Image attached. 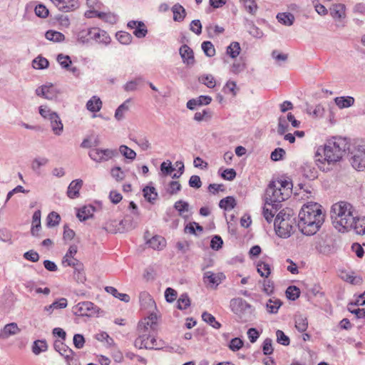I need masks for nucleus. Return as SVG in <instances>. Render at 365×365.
Listing matches in <instances>:
<instances>
[{
	"instance_id": "6",
	"label": "nucleus",
	"mask_w": 365,
	"mask_h": 365,
	"mask_svg": "<svg viewBox=\"0 0 365 365\" xmlns=\"http://www.w3.org/2000/svg\"><path fill=\"white\" fill-rule=\"evenodd\" d=\"M289 197L288 192H283L277 187V185L274 181H271L264 194V204L272 205L276 210L278 206L282 201H284Z\"/></svg>"
},
{
	"instance_id": "33",
	"label": "nucleus",
	"mask_w": 365,
	"mask_h": 365,
	"mask_svg": "<svg viewBox=\"0 0 365 365\" xmlns=\"http://www.w3.org/2000/svg\"><path fill=\"white\" fill-rule=\"evenodd\" d=\"M95 208L93 206H84L78 210L77 217L81 221H85L93 216Z\"/></svg>"
},
{
	"instance_id": "44",
	"label": "nucleus",
	"mask_w": 365,
	"mask_h": 365,
	"mask_svg": "<svg viewBox=\"0 0 365 365\" xmlns=\"http://www.w3.org/2000/svg\"><path fill=\"white\" fill-rule=\"evenodd\" d=\"M45 36L48 40L54 42H61L65 38V36L62 33L53 30L46 31Z\"/></svg>"
},
{
	"instance_id": "59",
	"label": "nucleus",
	"mask_w": 365,
	"mask_h": 365,
	"mask_svg": "<svg viewBox=\"0 0 365 365\" xmlns=\"http://www.w3.org/2000/svg\"><path fill=\"white\" fill-rule=\"evenodd\" d=\"M116 38L122 44L128 45L132 41V36L125 31H119L116 34Z\"/></svg>"
},
{
	"instance_id": "42",
	"label": "nucleus",
	"mask_w": 365,
	"mask_h": 365,
	"mask_svg": "<svg viewBox=\"0 0 365 365\" xmlns=\"http://www.w3.org/2000/svg\"><path fill=\"white\" fill-rule=\"evenodd\" d=\"M289 124L287 116H279L278 118V125H277V133L279 135H283L288 130Z\"/></svg>"
},
{
	"instance_id": "43",
	"label": "nucleus",
	"mask_w": 365,
	"mask_h": 365,
	"mask_svg": "<svg viewBox=\"0 0 365 365\" xmlns=\"http://www.w3.org/2000/svg\"><path fill=\"white\" fill-rule=\"evenodd\" d=\"M105 289L108 293L112 294L113 297L120 299L123 302H128L130 301L129 295L119 293L118 290L113 287H106Z\"/></svg>"
},
{
	"instance_id": "22",
	"label": "nucleus",
	"mask_w": 365,
	"mask_h": 365,
	"mask_svg": "<svg viewBox=\"0 0 365 365\" xmlns=\"http://www.w3.org/2000/svg\"><path fill=\"white\" fill-rule=\"evenodd\" d=\"M21 329L19 328L16 323L12 322L7 324L4 326L0 332V338L7 339L10 336L19 334Z\"/></svg>"
},
{
	"instance_id": "26",
	"label": "nucleus",
	"mask_w": 365,
	"mask_h": 365,
	"mask_svg": "<svg viewBox=\"0 0 365 365\" xmlns=\"http://www.w3.org/2000/svg\"><path fill=\"white\" fill-rule=\"evenodd\" d=\"M336 105L340 108H346L354 104L355 100L352 96H341L334 98Z\"/></svg>"
},
{
	"instance_id": "19",
	"label": "nucleus",
	"mask_w": 365,
	"mask_h": 365,
	"mask_svg": "<svg viewBox=\"0 0 365 365\" xmlns=\"http://www.w3.org/2000/svg\"><path fill=\"white\" fill-rule=\"evenodd\" d=\"M212 98L209 96H200L197 98L189 100L187 103V108L190 110H195L197 106L209 105Z\"/></svg>"
},
{
	"instance_id": "53",
	"label": "nucleus",
	"mask_w": 365,
	"mask_h": 365,
	"mask_svg": "<svg viewBox=\"0 0 365 365\" xmlns=\"http://www.w3.org/2000/svg\"><path fill=\"white\" fill-rule=\"evenodd\" d=\"M246 11L252 15H255L257 10V4L255 0H240Z\"/></svg>"
},
{
	"instance_id": "38",
	"label": "nucleus",
	"mask_w": 365,
	"mask_h": 365,
	"mask_svg": "<svg viewBox=\"0 0 365 365\" xmlns=\"http://www.w3.org/2000/svg\"><path fill=\"white\" fill-rule=\"evenodd\" d=\"M236 205V200L232 196L226 197L222 199L219 202L220 207L225 210H232Z\"/></svg>"
},
{
	"instance_id": "2",
	"label": "nucleus",
	"mask_w": 365,
	"mask_h": 365,
	"mask_svg": "<svg viewBox=\"0 0 365 365\" xmlns=\"http://www.w3.org/2000/svg\"><path fill=\"white\" fill-rule=\"evenodd\" d=\"M156 320V315L150 314L138 324V337L135 341V347L147 349H160L155 335L158 329Z\"/></svg>"
},
{
	"instance_id": "24",
	"label": "nucleus",
	"mask_w": 365,
	"mask_h": 365,
	"mask_svg": "<svg viewBox=\"0 0 365 365\" xmlns=\"http://www.w3.org/2000/svg\"><path fill=\"white\" fill-rule=\"evenodd\" d=\"M351 223L350 230H354L357 235H365V217H354V222Z\"/></svg>"
},
{
	"instance_id": "5",
	"label": "nucleus",
	"mask_w": 365,
	"mask_h": 365,
	"mask_svg": "<svg viewBox=\"0 0 365 365\" xmlns=\"http://www.w3.org/2000/svg\"><path fill=\"white\" fill-rule=\"evenodd\" d=\"M292 210H282L276 216L274 225L276 234L282 238H288L294 232V224Z\"/></svg>"
},
{
	"instance_id": "16",
	"label": "nucleus",
	"mask_w": 365,
	"mask_h": 365,
	"mask_svg": "<svg viewBox=\"0 0 365 365\" xmlns=\"http://www.w3.org/2000/svg\"><path fill=\"white\" fill-rule=\"evenodd\" d=\"M54 5L64 12L73 11L78 7V0H51Z\"/></svg>"
},
{
	"instance_id": "11",
	"label": "nucleus",
	"mask_w": 365,
	"mask_h": 365,
	"mask_svg": "<svg viewBox=\"0 0 365 365\" xmlns=\"http://www.w3.org/2000/svg\"><path fill=\"white\" fill-rule=\"evenodd\" d=\"M230 306L232 310L237 314L250 317L252 314L254 309L252 305L242 298H237L231 300Z\"/></svg>"
},
{
	"instance_id": "27",
	"label": "nucleus",
	"mask_w": 365,
	"mask_h": 365,
	"mask_svg": "<svg viewBox=\"0 0 365 365\" xmlns=\"http://www.w3.org/2000/svg\"><path fill=\"white\" fill-rule=\"evenodd\" d=\"M50 126L54 135L59 136L63 133V124L59 115H55L54 118H51V121L50 122Z\"/></svg>"
},
{
	"instance_id": "47",
	"label": "nucleus",
	"mask_w": 365,
	"mask_h": 365,
	"mask_svg": "<svg viewBox=\"0 0 365 365\" xmlns=\"http://www.w3.org/2000/svg\"><path fill=\"white\" fill-rule=\"evenodd\" d=\"M257 272L261 277H268L271 273L270 265L264 262H259L257 263Z\"/></svg>"
},
{
	"instance_id": "55",
	"label": "nucleus",
	"mask_w": 365,
	"mask_h": 365,
	"mask_svg": "<svg viewBox=\"0 0 365 365\" xmlns=\"http://www.w3.org/2000/svg\"><path fill=\"white\" fill-rule=\"evenodd\" d=\"M48 61L41 56H38L32 61V66L35 69H43L48 66Z\"/></svg>"
},
{
	"instance_id": "39",
	"label": "nucleus",
	"mask_w": 365,
	"mask_h": 365,
	"mask_svg": "<svg viewBox=\"0 0 365 365\" xmlns=\"http://www.w3.org/2000/svg\"><path fill=\"white\" fill-rule=\"evenodd\" d=\"M202 319L205 322L215 329H218L221 327V324L216 321L215 317L207 312H204L202 314Z\"/></svg>"
},
{
	"instance_id": "13",
	"label": "nucleus",
	"mask_w": 365,
	"mask_h": 365,
	"mask_svg": "<svg viewBox=\"0 0 365 365\" xmlns=\"http://www.w3.org/2000/svg\"><path fill=\"white\" fill-rule=\"evenodd\" d=\"M77 251L78 248L76 245H71L66 255L63 258V264L73 267V268H79L82 267V263L74 258V255L77 253Z\"/></svg>"
},
{
	"instance_id": "36",
	"label": "nucleus",
	"mask_w": 365,
	"mask_h": 365,
	"mask_svg": "<svg viewBox=\"0 0 365 365\" xmlns=\"http://www.w3.org/2000/svg\"><path fill=\"white\" fill-rule=\"evenodd\" d=\"M48 349V344L45 339L34 341L32 346V351L35 355H38L41 352H45Z\"/></svg>"
},
{
	"instance_id": "56",
	"label": "nucleus",
	"mask_w": 365,
	"mask_h": 365,
	"mask_svg": "<svg viewBox=\"0 0 365 365\" xmlns=\"http://www.w3.org/2000/svg\"><path fill=\"white\" fill-rule=\"evenodd\" d=\"M61 217L56 212H51L47 217V226L52 227L58 225L60 222Z\"/></svg>"
},
{
	"instance_id": "4",
	"label": "nucleus",
	"mask_w": 365,
	"mask_h": 365,
	"mask_svg": "<svg viewBox=\"0 0 365 365\" xmlns=\"http://www.w3.org/2000/svg\"><path fill=\"white\" fill-rule=\"evenodd\" d=\"M353 206L346 202H339L332 205L331 218L336 229L341 232L350 231L354 222Z\"/></svg>"
},
{
	"instance_id": "63",
	"label": "nucleus",
	"mask_w": 365,
	"mask_h": 365,
	"mask_svg": "<svg viewBox=\"0 0 365 365\" xmlns=\"http://www.w3.org/2000/svg\"><path fill=\"white\" fill-rule=\"evenodd\" d=\"M286 152L283 148H275L272 153L270 158L273 161H278L282 160L285 155Z\"/></svg>"
},
{
	"instance_id": "57",
	"label": "nucleus",
	"mask_w": 365,
	"mask_h": 365,
	"mask_svg": "<svg viewBox=\"0 0 365 365\" xmlns=\"http://www.w3.org/2000/svg\"><path fill=\"white\" fill-rule=\"evenodd\" d=\"M176 168L172 165L170 160L163 162L160 165V170L164 175H172Z\"/></svg>"
},
{
	"instance_id": "58",
	"label": "nucleus",
	"mask_w": 365,
	"mask_h": 365,
	"mask_svg": "<svg viewBox=\"0 0 365 365\" xmlns=\"http://www.w3.org/2000/svg\"><path fill=\"white\" fill-rule=\"evenodd\" d=\"M202 49L207 56L212 57L215 54V49L211 41H204L202 43Z\"/></svg>"
},
{
	"instance_id": "25",
	"label": "nucleus",
	"mask_w": 365,
	"mask_h": 365,
	"mask_svg": "<svg viewBox=\"0 0 365 365\" xmlns=\"http://www.w3.org/2000/svg\"><path fill=\"white\" fill-rule=\"evenodd\" d=\"M83 185V180L80 179H77L73 180L68 187L67 191V195L70 198H75L79 196V190Z\"/></svg>"
},
{
	"instance_id": "41",
	"label": "nucleus",
	"mask_w": 365,
	"mask_h": 365,
	"mask_svg": "<svg viewBox=\"0 0 365 365\" xmlns=\"http://www.w3.org/2000/svg\"><path fill=\"white\" fill-rule=\"evenodd\" d=\"M143 192L145 200L153 204L158 197V193L155 192V187L146 186L143 188Z\"/></svg>"
},
{
	"instance_id": "9",
	"label": "nucleus",
	"mask_w": 365,
	"mask_h": 365,
	"mask_svg": "<svg viewBox=\"0 0 365 365\" xmlns=\"http://www.w3.org/2000/svg\"><path fill=\"white\" fill-rule=\"evenodd\" d=\"M134 227L128 222L127 220L117 221L115 220H108L103 229L110 233L124 232L133 229Z\"/></svg>"
},
{
	"instance_id": "14",
	"label": "nucleus",
	"mask_w": 365,
	"mask_h": 365,
	"mask_svg": "<svg viewBox=\"0 0 365 365\" xmlns=\"http://www.w3.org/2000/svg\"><path fill=\"white\" fill-rule=\"evenodd\" d=\"M96 311V307L91 302H83L77 304L73 307V312L79 316H90Z\"/></svg>"
},
{
	"instance_id": "62",
	"label": "nucleus",
	"mask_w": 365,
	"mask_h": 365,
	"mask_svg": "<svg viewBox=\"0 0 365 365\" xmlns=\"http://www.w3.org/2000/svg\"><path fill=\"white\" fill-rule=\"evenodd\" d=\"M57 61L62 68L68 70L71 64V60L68 56H64L63 54H58L57 56Z\"/></svg>"
},
{
	"instance_id": "52",
	"label": "nucleus",
	"mask_w": 365,
	"mask_h": 365,
	"mask_svg": "<svg viewBox=\"0 0 365 365\" xmlns=\"http://www.w3.org/2000/svg\"><path fill=\"white\" fill-rule=\"evenodd\" d=\"M119 151L120 154L127 159L133 160L136 157V153L125 145H122L119 147Z\"/></svg>"
},
{
	"instance_id": "35",
	"label": "nucleus",
	"mask_w": 365,
	"mask_h": 365,
	"mask_svg": "<svg viewBox=\"0 0 365 365\" xmlns=\"http://www.w3.org/2000/svg\"><path fill=\"white\" fill-rule=\"evenodd\" d=\"M67 299L66 298H61L58 300L53 302L48 306L44 307V311L48 312L49 314L52 313L55 309H63L67 307Z\"/></svg>"
},
{
	"instance_id": "64",
	"label": "nucleus",
	"mask_w": 365,
	"mask_h": 365,
	"mask_svg": "<svg viewBox=\"0 0 365 365\" xmlns=\"http://www.w3.org/2000/svg\"><path fill=\"white\" fill-rule=\"evenodd\" d=\"M272 340L270 338L264 339L262 344V351L264 355H270L273 353Z\"/></svg>"
},
{
	"instance_id": "28",
	"label": "nucleus",
	"mask_w": 365,
	"mask_h": 365,
	"mask_svg": "<svg viewBox=\"0 0 365 365\" xmlns=\"http://www.w3.org/2000/svg\"><path fill=\"white\" fill-rule=\"evenodd\" d=\"M41 211L39 210H36L32 217V227L31 235L33 236H38V232L40 231L41 226Z\"/></svg>"
},
{
	"instance_id": "21",
	"label": "nucleus",
	"mask_w": 365,
	"mask_h": 365,
	"mask_svg": "<svg viewBox=\"0 0 365 365\" xmlns=\"http://www.w3.org/2000/svg\"><path fill=\"white\" fill-rule=\"evenodd\" d=\"M55 350L58 352L66 361H68L74 352L61 341H56L53 344Z\"/></svg>"
},
{
	"instance_id": "15",
	"label": "nucleus",
	"mask_w": 365,
	"mask_h": 365,
	"mask_svg": "<svg viewBox=\"0 0 365 365\" xmlns=\"http://www.w3.org/2000/svg\"><path fill=\"white\" fill-rule=\"evenodd\" d=\"M36 94L47 100H54L57 98L58 92L53 87V84L49 83L37 88L36 89Z\"/></svg>"
},
{
	"instance_id": "40",
	"label": "nucleus",
	"mask_w": 365,
	"mask_h": 365,
	"mask_svg": "<svg viewBox=\"0 0 365 365\" xmlns=\"http://www.w3.org/2000/svg\"><path fill=\"white\" fill-rule=\"evenodd\" d=\"M282 302L278 299H269L266 304L267 310L270 314H277Z\"/></svg>"
},
{
	"instance_id": "54",
	"label": "nucleus",
	"mask_w": 365,
	"mask_h": 365,
	"mask_svg": "<svg viewBox=\"0 0 365 365\" xmlns=\"http://www.w3.org/2000/svg\"><path fill=\"white\" fill-rule=\"evenodd\" d=\"M300 295V290L296 286H289L286 290V296L289 300L294 301L299 298Z\"/></svg>"
},
{
	"instance_id": "29",
	"label": "nucleus",
	"mask_w": 365,
	"mask_h": 365,
	"mask_svg": "<svg viewBox=\"0 0 365 365\" xmlns=\"http://www.w3.org/2000/svg\"><path fill=\"white\" fill-rule=\"evenodd\" d=\"M345 9L346 7L344 4H334L331 8H330V14L334 19H341L345 17Z\"/></svg>"
},
{
	"instance_id": "23",
	"label": "nucleus",
	"mask_w": 365,
	"mask_h": 365,
	"mask_svg": "<svg viewBox=\"0 0 365 365\" xmlns=\"http://www.w3.org/2000/svg\"><path fill=\"white\" fill-rule=\"evenodd\" d=\"M146 244L153 250H162L166 246V240L162 236L155 235L148 240Z\"/></svg>"
},
{
	"instance_id": "7",
	"label": "nucleus",
	"mask_w": 365,
	"mask_h": 365,
	"mask_svg": "<svg viewBox=\"0 0 365 365\" xmlns=\"http://www.w3.org/2000/svg\"><path fill=\"white\" fill-rule=\"evenodd\" d=\"M348 155H351L349 160L354 169L359 171L365 169V145H358L351 151L349 149Z\"/></svg>"
},
{
	"instance_id": "34",
	"label": "nucleus",
	"mask_w": 365,
	"mask_h": 365,
	"mask_svg": "<svg viewBox=\"0 0 365 365\" xmlns=\"http://www.w3.org/2000/svg\"><path fill=\"white\" fill-rule=\"evenodd\" d=\"M295 327L299 332H304L308 327L307 318L302 314L295 316Z\"/></svg>"
},
{
	"instance_id": "50",
	"label": "nucleus",
	"mask_w": 365,
	"mask_h": 365,
	"mask_svg": "<svg viewBox=\"0 0 365 365\" xmlns=\"http://www.w3.org/2000/svg\"><path fill=\"white\" fill-rule=\"evenodd\" d=\"M184 63H186L187 66H193L195 63L193 51L185 44H184Z\"/></svg>"
},
{
	"instance_id": "10",
	"label": "nucleus",
	"mask_w": 365,
	"mask_h": 365,
	"mask_svg": "<svg viewBox=\"0 0 365 365\" xmlns=\"http://www.w3.org/2000/svg\"><path fill=\"white\" fill-rule=\"evenodd\" d=\"M117 154V151L113 149L93 148L89 151L88 155L95 162L102 163L109 160Z\"/></svg>"
},
{
	"instance_id": "46",
	"label": "nucleus",
	"mask_w": 365,
	"mask_h": 365,
	"mask_svg": "<svg viewBox=\"0 0 365 365\" xmlns=\"http://www.w3.org/2000/svg\"><path fill=\"white\" fill-rule=\"evenodd\" d=\"M241 48L238 42L234 41L230 43L227 48V53L232 58H236L240 53Z\"/></svg>"
},
{
	"instance_id": "60",
	"label": "nucleus",
	"mask_w": 365,
	"mask_h": 365,
	"mask_svg": "<svg viewBox=\"0 0 365 365\" xmlns=\"http://www.w3.org/2000/svg\"><path fill=\"white\" fill-rule=\"evenodd\" d=\"M97 16L106 22L110 24H115L116 22V16L110 12L105 13V12H98L97 13Z\"/></svg>"
},
{
	"instance_id": "30",
	"label": "nucleus",
	"mask_w": 365,
	"mask_h": 365,
	"mask_svg": "<svg viewBox=\"0 0 365 365\" xmlns=\"http://www.w3.org/2000/svg\"><path fill=\"white\" fill-rule=\"evenodd\" d=\"M102 108V101L99 97L93 96L86 103V108L93 113L99 111Z\"/></svg>"
},
{
	"instance_id": "32",
	"label": "nucleus",
	"mask_w": 365,
	"mask_h": 365,
	"mask_svg": "<svg viewBox=\"0 0 365 365\" xmlns=\"http://www.w3.org/2000/svg\"><path fill=\"white\" fill-rule=\"evenodd\" d=\"M278 21L285 26H292L294 21V16L289 12L279 13L277 15Z\"/></svg>"
},
{
	"instance_id": "51",
	"label": "nucleus",
	"mask_w": 365,
	"mask_h": 365,
	"mask_svg": "<svg viewBox=\"0 0 365 365\" xmlns=\"http://www.w3.org/2000/svg\"><path fill=\"white\" fill-rule=\"evenodd\" d=\"M129 100L125 101L123 103L118 106L115 112V118L117 120H120L124 118V114L128 110L129 106L128 103Z\"/></svg>"
},
{
	"instance_id": "37",
	"label": "nucleus",
	"mask_w": 365,
	"mask_h": 365,
	"mask_svg": "<svg viewBox=\"0 0 365 365\" xmlns=\"http://www.w3.org/2000/svg\"><path fill=\"white\" fill-rule=\"evenodd\" d=\"M92 36V28L81 30L77 34V41L81 43H87Z\"/></svg>"
},
{
	"instance_id": "48",
	"label": "nucleus",
	"mask_w": 365,
	"mask_h": 365,
	"mask_svg": "<svg viewBox=\"0 0 365 365\" xmlns=\"http://www.w3.org/2000/svg\"><path fill=\"white\" fill-rule=\"evenodd\" d=\"M198 81L210 88H214L216 85L215 78L211 74L202 75L198 78Z\"/></svg>"
},
{
	"instance_id": "20",
	"label": "nucleus",
	"mask_w": 365,
	"mask_h": 365,
	"mask_svg": "<svg viewBox=\"0 0 365 365\" xmlns=\"http://www.w3.org/2000/svg\"><path fill=\"white\" fill-rule=\"evenodd\" d=\"M91 38L97 43L108 44L110 42V38L107 32L98 28H92V36Z\"/></svg>"
},
{
	"instance_id": "12",
	"label": "nucleus",
	"mask_w": 365,
	"mask_h": 365,
	"mask_svg": "<svg viewBox=\"0 0 365 365\" xmlns=\"http://www.w3.org/2000/svg\"><path fill=\"white\" fill-rule=\"evenodd\" d=\"M304 213L305 218L309 221H317V220H321V222L323 223L324 221V215L322 212V210L319 208L317 204L304 205L299 211V215Z\"/></svg>"
},
{
	"instance_id": "17",
	"label": "nucleus",
	"mask_w": 365,
	"mask_h": 365,
	"mask_svg": "<svg viewBox=\"0 0 365 365\" xmlns=\"http://www.w3.org/2000/svg\"><path fill=\"white\" fill-rule=\"evenodd\" d=\"M128 27L134 29L133 34L139 38L145 37L148 33L145 24L140 21H130L128 23Z\"/></svg>"
},
{
	"instance_id": "3",
	"label": "nucleus",
	"mask_w": 365,
	"mask_h": 365,
	"mask_svg": "<svg viewBox=\"0 0 365 365\" xmlns=\"http://www.w3.org/2000/svg\"><path fill=\"white\" fill-rule=\"evenodd\" d=\"M353 206L346 202H339L332 205L331 218L336 229L341 232L350 231L354 222Z\"/></svg>"
},
{
	"instance_id": "8",
	"label": "nucleus",
	"mask_w": 365,
	"mask_h": 365,
	"mask_svg": "<svg viewBox=\"0 0 365 365\" xmlns=\"http://www.w3.org/2000/svg\"><path fill=\"white\" fill-rule=\"evenodd\" d=\"M298 216L299 221L297 226L302 233L307 236H311L317 233V232L319 230L320 227L323 224L321 222V220H317V222L316 220L309 221L307 220H304V213L299 215Z\"/></svg>"
},
{
	"instance_id": "61",
	"label": "nucleus",
	"mask_w": 365,
	"mask_h": 365,
	"mask_svg": "<svg viewBox=\"0 0 365 365\" xmlns=\"http://www.w3.org/2000/svg\"><path fill=\"white\" fill-rule=\"evenodd\" d=\"M276 336L277 343L283 346H288L289 344V338L282 330L278 329L276 331Z\"/></svg>"
},
{
	"instance_id": "45",
	"label": "nucleus",
	"mask_w": 365,
	"mask_h": 365,
	"mask_svg": "<svg viewBox=\"0 0 365 365\" xmlns=\"http://www.w3.org/2000/svg\"><path fill=\"white\" fill-rule=\"evenodd\" d=\"M274 182H276V185H277V187L283 192H288L289 195L292 193L293 185L291 180L279 179Z\"/></svg>"
},
{
	"instance_id": "49",
	"label": "nucleus",
	"mask_w": 365,
	"mask_h": 365,
	"mask_svg": "<svg viewBox=\"0 0 365 365\" xmlns=\"http://www.w3.org/2000/svg\"><path fill=\"white\" fill-rule=\"evenodd\" d=\"M341 277L346 282L351 284H361L362 283V278L359 276H354L347 272H342Z\"/></svg>"
},
{
	"instance_id": "18",
	"label": "nucleus",
	"mask_w": 365,
	"mask_h": 365,
	"mask_svg": "<svg viewBox=\"0 0 365 365\" xmlns=\"http://www.w3.org/2000/svg\"><path fill=\"white\" fill-rule=\"evenodd\" d=\"M225 278L222 273L215 274L212 272H206L204 274V282L212 287H216Z\"/></svg>"
},
{
	"instance_id": "31",
	"label": "nucleus",
	"mask_w": 365,
	"mask_h": 365,
	"mask_svg": "<svg viewBox=\"0 0 365 365\" xmlns=\"http://www.w3.org/2000/svg\"><path fill=\"white\" fill-rule=\"evenodd\" d=\"M140 302L144 308H153L155 307V304L150 294L147 292H143L139 295Z\"/></svg>"
},
{
	"instance_id": "1",
	"label": "nucleus",
	"mask_w": 365,
	"mask_h": 365,
	"mask_svg": "<svg viewBox=\"0 0 365 365\" xmlns=\"http://www.w3.org/2000/svg\"><path fill=\"white\" fill-rule=\"evenodd\" d=\"M350 143L348 139L342 137H333L329 140L324 148H319L316 153V158L323 154V160L316 158L317 162L322 163L327 162L329 165L334 164L339 161L343 155L349 150Z\"/></svg>"
}]
</instances>
